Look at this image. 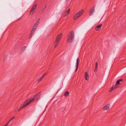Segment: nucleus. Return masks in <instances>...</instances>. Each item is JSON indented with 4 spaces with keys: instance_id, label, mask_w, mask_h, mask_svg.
Instances as JSON below:
<instances>
[{
    "instance_id": "1",
    "label": "nucleus",
    "mask_w": 126,
    "mask_h": 126,
    "mask_svg": "<svg viewBox=\"0 0 126 126\" xmlns=\"http://www.w3.org/2000/svg\"><path fill=\"white\" fill-rule=\"evenodd\" d=\"M74 38V34L73 31L70 32L68 35L67 39V42L69 43H71L73 41Z\"/></svg>"
},
{
    "instance_id": "2",
    "label": "nucleus",
    "mask_w": 126,
    "mask_h": 126,
    "mask_svg": "<svg viewBox=\"0 0 126 126\" xmlns=\"http://www.w3.org/2000/svg\"><path fill=\"white\" fill-rule=\"evenodd\" d=\"M62 35V34L60 33L56 37L55 42L54 44V48L56 47L59 44Z\"/></svg>"
},
{
    "instance_id": "3",
    "label": "nucleus",
    "mask_w": 126,
    "mask_h": 126,
    "mask_svg": "<svg viewBox=\"0 0 126 126\" xmlns=\"http://www.w3.org/2000/svg\"><path fill=\"white\" fill-rule=\"evenodd\" d=\"M84 12V10L82 9L75 14L73 17V19L74 20H76L80 16L82 15Z\"/></svg>"
},
{
    "instance_id": "4",
    "label": "nucleus",
    "mask_w": 126,
    "mask_h": 126,
    "mask_svg": "<svg viewBox=\"0 0 126 126\" xmlns=\"http://www.w3.org/2000/svg\"><path fill=\"white\" fill-rule=\"evenodd\" d=\"M34 99H33L31 100H27L26 102L24 103V104L22 106H20V107L19 108L21 110L22 108H24L26 106L28 105L29 104L31 103L33 101Z\"/></svg>"
},
{
    "instance_id": "5",
    "label": "nucleus",
    "mask_w": 126,
    "mask_h": 126,
    "mask_svg": "<svg viewBox=\"0 0 126 126\" xmlns=\"http://www.w3.org/2000/svg\"><path fill=\"white\" fill-rule=\"evenodd\" d=\"M123 80V79H121L118 80L116 82V84L112 86L111 88L110 91H112L114 89L119 87V86H118V85L120 83V81H122Z\"/></svg>"
},
{
    "instance_id": "6",
    "label": "nucleus",
    "mask_w": 126,
    "mask_h": 126,
    "mask_svg": "<svg viewBox=\"0 0 126 126\" xmlns=\"http://www.w3.org/2000/svg\"><path fill=\"white\" fill-rule=\"evenodd\" d=\"M95 7H93L92 8H91L89 11V15L90 16H91L92 15L94 11Z\"/></svg>"
},
{
    "instance_id": "7",
    "label": "nucleus",
    "mask_w": 126,
    "mask_h": 126,
    "mask_svg": "<svg viewBox=\"0 0 126 126\" xmlns=\"http://www.w3.org/2000/svg\"><path fill=\"white\" fill-rule=\"evenodd\" d=\"M110 105L109 104H107L104 106L103 109L104 110H108L110 109Z\"/></svg>"
},
{
    "instance_id": "8",
    "label": "nucleus",
    "mask_w": 126,
    "mask_h": 126,
    "mask_svg": "<svg viewBox=\"0 0 126 126\" xmlns=\"http://www.w3.org/2000/svg\"><path fill=\"white\" fill-rule=\"evenodd\" d=\"M84 77L86 81H88L89 80V75L87 72H85L84 73Z\"/></svg>"
},
{
    "instance_id": "9",
    "label": "nucleus",
    "mask_w": 126,
    "mask_h": 126,
    "mask_svg": "<svg viewBox=\"0 0 126 126\" xmlns=\"http://www.w3.org/2000/svg\"><path fill=\"white\" fill-rule=\"evenodd\" d=\"M40 98V96L39 95H36L35 96L34 98H31V99H30L29 100H31V99H34L32 102H34L35 101H36L38 99Z\"/></svg>"
},
{
    "instance_id": "10",
    "label": "nucleus",
    "mask_w": 126,
    "mask_h": 126,
    "mask_svg": "<svg viewBox=\"0 0 126 126\" xmlns=\"http://www.w3.org/2000/svg\"><path fill=\"white\" fill-rule=\"evenodd\" d=\"M102 25V24H101L97 26L95 28V30L96 31H99Z\"/></svg>"
},
{
    "instance_id": "11",
    "label": "nucleus",
    "mask_w": 126,
    "mask_h": 126,
    "mask_svg": "<svg viewBox=\"0 0 126 126\" xmlns=\"http://www.w3.org/2000/svg\"><path fill=\"white\" fill-rule=\"evenodd\" d=\"M79 58H78L77 59L76 64V68L75 70V72L77 70L78 67L79 61Z\"/></svg>"
},
{
    "instance_id": "12",
    "label": "nucleus",
    "mask_w": 126,
    "mask_h": 126,
    "mask_svg": "<svg viewBox=\"0 0 126 126\" xmlns=\"http://www.w3.org/2000/svg\"><path fill=\"white\" fill-rule=\"evenodd\" d=\"M70 9H69L65 13V14L64 15L65 16H67L70 13Z\"/></svg>"
},
{
    "instance_id": "13",
    "label": "nucleus",
    "mask_w": 126,
    "mask_h": 126,
    "mask_svg": "<svg viewBox=\"0 0 126 126\" xmlns=\"http://www.w3.org/2000/svg\"><path fill=\"white\" fill-rule=\"evenodd\" d=\"M37 6V5L36 4H35L34 5L32 8L31 9H33L34 10H35V9H36Z\"/></svg>"
},
{
    "instance_id": "14",
    "label": "nucleus",
    "mask_w": 126,
    "mask_h": 126,
    "mask_svg": "<svg viewBox=\"0 0 126 126\" xmlns=\"http://www.w3.org/2000/svg\"><path fill=\"white\" fill-rule=\"evenodd\" d=\"M98 63L96 62L95 63V69L94 70V71H96L97 70Z\"/></svg>"
},
{
    "instance_id": "15",
    "label": "nucleus",
    "mask_w": 126,
    "mask_h": 126,
    "mask_svg": "<svg viewBox=\"0 0 126 126\" xmlns=\"http://www.w3.org/2000/svg\"><path fill=\"white\" fill-rule=\"evenodd\" d=\"M69 94V92L68 91L66 92L64 94V96L65 97L68 96Z\"/></svg>"
},
{
    "instance_id": "16",
    "label": "nucleus",
    "mask_w": 126,
    "mask_h": 126,
    "mask_svg": "<svg viewBox=\"0 0 126 126\" xmlns=\"http://www.w3.org/2000/svg\"><path fill=\"white\" fill-rule=\"evenodd\" d=\"M43 78L41 76L38 80L37 81L38 83H39L43 79Z\"/></svg>"
},
{
    "instance_id": "17",
    "label": "nucleus",
    "mask_w": 126,
    "mask_h": 126,
    "mask_svg": "<svg viewBox=\"0 0 126 126\" xmlns=\"http://www.w3.org/2000/svg\"><path fill=\"white\" fill-rule=\"evenodd\" d=\"M35 11V10H33V9H31L30 13V14L31 15H32V14Z\"/></svg>"
},
{
    "instance_id": "18",
    "label": "nucleus",
    "mask_w": 126,
    "mask_h": 126,
    "mask_svg": "<svg viewBox=\"0 0 126 126\" xmlns=\"http://www.w3.org/2000/svg\"><path fill=\"white\" fill-rule=\"evenodd\" d=\"M36 29V28H34V27H33V28L32 29L31 32L33 33H34V32Z\"/></svg>"
},
{
    "instance_id": "19",
    "label": "nucleus",
    "mask_w": 126,
    "mask_h": 126,
    "mask_svg": "<svg viewBox=\"0 0 126 126\" xmlns=\"http://www.w3.org/2000/svg\"><path fill=\"white\" fill-rule=\"evenodd\" d=\"M15 117L14 116V117H13L11 119H10L9 121V122H10L12 120H13V119H14L15 118Z\"/></svg>"
},
{
    "instance_id": "20",
    "label": "nucleus",
    "mask_w": 126,
    "mask_h": 126,
    "mask_svg": "<svg viewBox=\"0 0 126 126\" xmlns=\"http://www.w3.org/2000/svg\"><path fill=\"white\" fill-rule=\"evenodd\" d=\"M26 47L25 46L23 47L21 49V50L22 51H23L25 49V48Z\"/></svg>"
},
{
    "instance_id": "21",
    "label": "nucleus",
    "mask_w": 126,
    "mask_h": 126,
    "mask_svg": "<svg viewBox=\"0 0 126 126\" xmlns=\"http://www.w3.org/2000/svg\"><path fill=\"white\" fill-rule=\"evenodd\" d=\"M38 25H37V24H35V25H34V28H36L37 27V26Z\"/></svg>"
},
{
    "instance_id": "22",
    "label": "nucleus",
    "mask_w": 126,
    "mask_h": 126,
    "mask_svg": "<svg viewBox=\"0 0 126 126\" xmlns=\"http://www.w3.org/2000/svg\"><path fill=\"white\" fill-rule=\"evenodd\" d=\"M47 73L44 74L42 76L43 77V78L47 75Z\"/></svg>"
},
{
    "instance_id": "23",
    "label": "nucleus",
    "mask_w": 126,
    "mask_h": 126,
    "mask_svg": "<svg viewBox=\"0 0 126 126\" xmlns=\"http://www.w3.org/2000/svg\"><path fill=\"white\" fill-rule=\"evenodd\" d=\"M33 33L31 32L30 35V37H32L33 34Z\"/></svg>"
},
{
    "instance_id": "24",
    "label": "nucleus",
    "mask_w": 126,
    "mask_h": 126,
    "mask_svg": "<svg viewBox=\"0 0 126 126\" xmlns=\"http://www.w3.org/2000/svg\"><path fill=\"white\" fill-rule=\"evenodd\" d=\"M9 123L10 122H9V121H8V122L7 123L5 124V125L4 126H7Z\"/></svg>"
},
{
    "instance_id": "25",
    "label": "nucleus",
    "mask_w": 126,
    "mask_h": 126,
    "mask_svg": "<svg viewBox=\"0 0 126 126\" xmlns=\"http://www.w3.org/2000/svg\"><path fill=\"white\" fill-rule=\"evenodd\" d=\"M46 6H45V8L44 9H43L42 10V11H44L46 9Z\"/></svg>"
},
{
    "instance_id": "26",
    "label": "nucleus",
    "mask_w": 126,
    "mask_h": 126,
    "mask_svg": "<svg viewBox=\"0 0 126 126\" xmlns=\"http://www.w3.org/2000/svg\"><path fill=\"white\" fill-rule=\"evenodd\" d=\"M40 18L37 21V22L39 23V22L40 21Z\"/></svg>"
},
{
    "instance_id": "27",
    "label": "nucleus",
    "mask_w": 126,
    "mask_h": 126,
    "mask_svg": "<svg viewBox=\"0 0 126 126\" xmlns=\"http://www.w3.org/2000/svg\"><path fill=\"white\" fill-rule=\"evenodd\" d=\"M39 23L37 22V21L35 23L36 24H37L38 25L39 24Z\"/></svg>"
},
{
    "instance_id": "28",
    "label": "nucleus",
    "mask_w": 126,
    "mask_h": 126,
    "mask_svg": "<svg viewBox=\"0 0 126 126\" xmlns=\"http://www.w3.org/2000/svg\"><path fill=\"white\" fill-rule=\"evenodd\" d=\"M21 110V109H20L19 108V109L18 110H17V111H20V110Z\"/></svg>"
},
{
    "instance_id": "29",
    "label": "nucleus",
    "mask_w": 126,
    "mask_h": 126,
    "mask_svg": "<svg viewBox=\"0 0 126 126\" xmlns=\"http://www.w3.org/2000/svg\"><path fill=\"white\" fill-rule=\"evenodd\" d=\"M66 0V1H68V0Z\"/></svg>"
},
{
    "instance_id": "30",
    "label": "nucleus",
    "mask_w": 126,
    "mask_h": 126,
    "mask_svg": "<svg viewBox=\"0 0 126 126\" xmlns=\"http://www.w3.org/2000/svg\"><path fill=\"white\" fill-rule=\"evenodd\" d=\"M20 18H19L18 19V20L19 19H20Z\"/></svg>"
}]
</instances>
